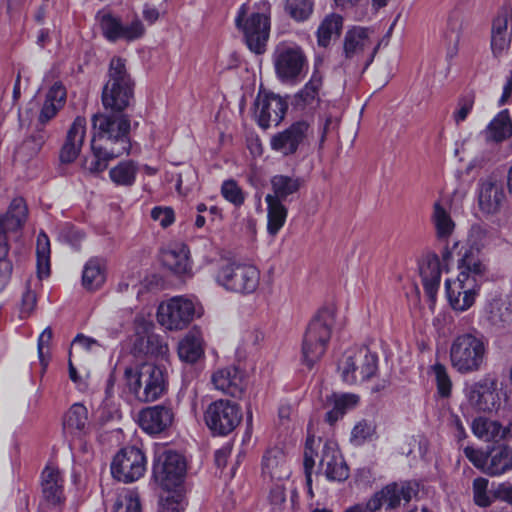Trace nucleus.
Instances as JSON below:
<instances>
[{
    "label": "nucleus",
    "mask_w": 512,
    "mask_h": 512,
    "mask_svg": "<svg viewBox=\"0 0 512 512\" xmlns=\"http://www.w3.org/2000/svg\"><path fill=\"white\" fill-rule=\"evenodd\" d=\"M456 279L445 281L446 296L453 310L467 311L471 308L480 292L487 273V266L474 249L465 251L458 261Z\"/></svg>",
    "instance_id": "2"
},
{
    "label": "nucleus",
    "mask_w": 512,
    "mask_h": 512,
    "mask_svg": "<svg viewBox=\"0 0 512 512\" xmlns=\"http://www.w3.org/2000/svg\"><path fill=\"white\" fill-rule=\"evenodd\" d=\"M161 264L175 275H191L190 251L184 243H173L161 250Z\"/></svg>",
    "instance_id": "24"
},
{
    "label": "nucleus",
    "mask_w": 512,
    "mask_h": 512,
    "mask_svg": "<svg viewBox=\"0 0 512 512\" xmlns=\"http://www.w3.org/2000/svg\"><path fill=\"white\" fill-rule=\"evenodd\" d=\"M489 481L478 477L473 480V499L477 506L488 507L494 501V496L488 490Z\"/></svg>",
    "instance_id": "50"
},
{
    "label": "nucleus",
    "mask_w": 512,
    "mask_h": 512,
    "mask_svg": "<svg viewBox=\"0 0 512 512\" xmlns=\"http://www.w3.org/2000/svg\"><path fill=\"white\" fill-rule=\"evenodd\" d=\"M66 90L61 83H55L47 92L44 104L39 114V122L45 124L50 121L64 106Z\"/></svg>",
    "instance_id": "32"
},
{
    "label": "nucleus",
    "mask_w": 512,
    "mask_h": 512,
    "mask_svg": "<svg viewBox=\"0 0 512 512\" xmlns=\"http://www.w3.org/2000/svg\"><path fill=\"white\" fill-rule=\"evenodd\" d=\"M151 219L159 224H172L175 221L174 210L171 207L156 206L151 210Z\"/></svg>",
    "instance_id": "58"
},
{
    "label": "nucleus",
    "mask_w": 512,
    "mask_h": 512,
    "mask_svg": "<svg viewBox=\"0 0 512 512\" xmlns=\"http://www.w3.org/2000/svg\"><path fill=\"white\" fill-rule=\"evenodd\" d=\"M186 507L184 495L176 489L166 491L158 504V512H183Z\"/></svg>",
    "instance_id": "45"
},
{
    "label": "nucleus",
    "mask_w": 512,
    "mask_h": 512,
    "mask_svg": "<svg viewBox=\"0 0 512 512\" xmlns=\"http://www.w3.org/2000/svg\"><path fill=\"white\" fill-rule=\"evenodd\" d=\"M51 339H52V330L49 327L45 328L38 338V355H39V359L43 365H45L44 357H45V354L48 353V348H49Z\"/></svg>",
    "instance_id": "61"
},
{
    "label": "nucleus",
    "mask_w": 512,
    "mask_h": 512,
    "mask_svg": "<svg viewBox=\"0 0 512 512\" xmlns=\"http://www.w3.org/2000/svg\"><path fill=\"white\" fill-rule=\"evenodd\" d=\"M123 381L126 390L140 402L156 401L167 388L165 370L148 362L125 367Z\"/></svg>",
    "instance_id": "4"
},
{
    "label": "nucleus",
    "mask_w": 512,
    "mask_h": 512,
    "mask_svg": "<svg viewBox=\"0 0 512 512\" xmlns=\"http://www.w3.org/2000/svg\"><path fill=\"white\" fill-rule=\"evenodd\" d=\"M28 139L29 143L33 144V146L30 147L31 152L38 153L48 139V134L43 129H39L35 131Z\"/></svg>",
    "instance_id": "63"
},
{
    "label": "nucleus",
    "mask_w": 512,
    "mask_h": 512,
    "mask_svg": "<svg viewBox=\"0 0 512 512\" xmlns=\"http://www.w3.org/2000/svg\"><path fill=\"white\" fill-rule=\"evenodd\" d=\"M266 202L268 205V224H283L286 220L287 211L280 199L268 194Z\"/></svg>",
    "instance_id": "51"
},
{
    "label": "nucleus",
    "mask_w": 512,
    "mask_h": 512,
    "mask_svg": "<svg viewBox=\"0 0 512 512\" xmlns=\"http://www.w3.org/2000/svg\"><path fill=\"white\" fill-rule=\"evenodd\" d=\"M310 132V125L306 121L295 122L272 137L271 147L285 156L294 154Z\"/></svg>",
    "instance_id": "23"
},
{
    "label": "nucleus",
    "mask_w": 512,
    "mask_h": 512,
    "mask_svg": "<svg viewBox=\"0 0 512 512\" xmlns=\"http://www.w3.org/2000/svg\"><path fill=\"white\" fill-rule=\"evenodd\" d=\"M86 119L77 116L67 131L65 142L60 150V161L71 163L79 155L86 136Z\"/></svg>",
    "instance_id": "28"
},
{
    "label": "nucleus",
    "mask_w": 512,
    "mask_h": 512,
    "mask_svg": "<svg viewBox=\"0 0 512 512\" xmlns=\"http://www.w3.org/2000/svg\"><path fill=\"white\" fill-rule=\"evenodd\" d=\"M133 87L134 83L126 70L125 61L119 57L112 58L108 80L102 91V104L112 112L97 113L91 119V148L94 159L87 166L89 172H103L111 160L129 153L130 120L121 112L130 105Z\"/></svg>",
    "instance_id": "1"
},
{
    "label": "nucleus",
    "mask_w": 512,
    "mask_h": 512,
    "mask_svg": "<svg viewBox=\"0 0 512 512\" xmlns=\"http://www.w3.org/2000/svg\"><path fill=\"white\" fill-rule=\"evenodd\" d=\"M240 407L230 400H216L208 405L204 412L207 427L217 435L231 433L241 422Z\"/></svg>",
    "instance_id": "12"
},
{
    "label": "nucleus",
    "mask_w": 512,
    "mask_h": 512,
    "mask_svg": "<svg viewBox=\"0 0 512 512\" xmlns=\"http://www.w3.org/2000/svg\"><path fill=\"white\" fill-rule=\"evenodd\" d=\"M106 280L105 264L102 259H89L82 271V285L86 290L94 291L99 289Z\"/></svg>",
    "instance_id": "35"
},
{
    "label": "nucleus",
    "mask_w": 512,
    "mask_h": 512,
    "mask_svg": "<svg viewBox=\"0 0 512 512\" xmlns=\"http://www.w3.org/2000/svg\"><path fill=\"white\" fill-rule=\"evenodd\" d=\"M174 420V413L169 406L155 405L139 413V424L149 434H158L169 428Z\"/></svg>",
    "instance_id": "25"
},
{
    "label": "nucleus",
    "mask_w": 512,
    "mask_h": 512,
    "mask_svg": "<svg viewBox=\"0 0 512 512\" xmlns=\"http://www.w3.org/2000/svg\"><path fill=\"white\" fill-rule=\"evenodd\" d=\"M377 45L372 39V31L364 27H353L344 37V54L346 59L356 62L366 60L369 65L376 54Z\"/></svg>",
    "instance_id": "15"
},
{
    "label": "nucleus",
    "mask_w": 512,
    "mask_h": 512,
    "mask_svg": "<svg viewBox=\"0 0 512 512\" xmlns=\"http://www.w3.org/2000/svg\"><path fill=\"white\" fill-rule=\"evenodd\" d=\"M336 310L324 307L309 323L301 348V362L311 369L324 355L335 324Z\"/></svg>",
    "instance_id": "5"
},
{
    "label": "nucleus",
    "mask_w": 512,
    "mask_h": 512,
    "mask_svg": "<svg viewBox=\"0 0 512 512\" xmlns=\"http://www.w3.org/2000/svg\"><path fill=\"white\" fill-rule=\"evenodd\" d=\"M248 5L243 4L238 9L235 25L244 34L248 48L261 54L265 51L270 33V4L267 1L258 3V11L246 17Z\"/></svg>",
    "instance_id": "6"
},
{
    "label": "nucleus",
    "mask_w": 512,
    "mask_h": 512,
    "mask_svg": "<svg viewBox=\"0 0 512 512\" xmlns=\"http://www.w3.org/2000/svg\"><path fill=\"white\" fill-rule=\"evenodd\" d=\"M431 371L435 377L438 394L444 398L449 397L452 390V382L445 365L435 363L431 366Z\"/></svg>",
    "instance_id": "48"
},
{
    "label": "nucleus",
    "mask_w": 512,
    "mask_h": 512,
    "mask_svg": "<svg viewBox=\"0 0 512 512\" xmlns=\"http://www.w3.org/2000/svg\"><path fill=\"white\" fill-rule=\"evenodd\" d=\"M512 135V122L508 110L501 111L488 125L486 137L494 141H502Z\"/></svg>",
    "instance_id": "39"
},
{
    "label": "nucleus",
    "mask_w": 512,
    "mask_h": 512,
    "mask_svg": "<svg viewBox=\"0 0 512 512\" xmlns=\"http://www.w3.org/2000/svg\"><path fill=\"white\" fill-rule=\"evenodd\" d=\"M464 455L476 468L490 476H499L512 469V448L508 445L495 447L489 453L467 446Z\"/></svg>",
    "instance_id": "11"
},
{
    "label": "nucleus",
    "mask_w": 512,
    "mask_h": 512,
    "mask_svg": "<svg viewBox=\"0 0 512 512\" xmlns=\"http://www.w3.org/2000/svg\"><path fill=\"white\" fill-rule=\"evenodd\" d=\"M312 0H287L286 11L298 22L307 20L313 12Z\"/></svg>",
    "instance_id": "47"
},
{
    "label": "nucleus",
    "mask_w": 512,
    "mask_h": 512,
    "mask_svg": "<svg viewBox=\"0 0 512 512\" xmlns=\"http://www.w3.org/2000/svg\"><path fill=\"white\" fill-rule=\"evenodd\" d=\"M383 506L386 507V500H385L383 491L380 490L379 492H376L366 502V504L364 506L356 505V506L350 507L345 512H376V511L380 510V508Z\"/></svg>",
    "instance_id": "53"
},
{
    "label": "nucleus",
    "mask_w": 512,
    "mask_h": 512,
    "mask_svg": "<svg viewBox=\"0 0 512 512\" xmlns=\"http://www.w3.org/2000/svg\"><path fill=\"white\" fill-rule=\"evenodd\" d=\"M374 432V428L371 424L366 422H360L352 430V437L358 443H362L366 439L370 438Z\"/></svg>",
    "instance_id": "59"
},
{
    "label": "nucleus",
    "mask_w": 512,
    "mask_h": 512,
    "mask_svg": "<svg viewBox=\"0 0 512 512\" xmlns=\"http://www.w3.org/2000/svg\"><path fill=\"white\" fill-rule=\"evenodd\" d=\"M443 268L436 254L424 256L419 263V273L428 298L434 302L441 282Z\"/></svg>",
    "instance_id": "26"
},
{
    "label": "nucleus",
    "mask_w": 512,
    "mask_h": 512,
    "mask_svg": "<svg viewBox=\"0 0 512 512\" xmlns=\"http://www.w3.org/2000/svg\"><path fill=\"white\" fill-rule=\"evenodd\" d=\"M100 28L103 36L110 42L124 40L127 42L141 38L145 28L140 19L135 18L129 24H124L119 17L104 14L100 19Z\"/></svg>",
    "instance_id": "18"
},
{
    "label": "nucleus",
    "mask_w": 512,
    "mask_h": 512,
    "mask_svg": "<svg viewBox=\"0 0 512 512\" xmlns=\"http://www.w3.org/2000/svg\"><path fill=\"white\" fill-rule=\"evenodd\" d=\"M137 172V163L133 160H125L110 169L109 177L115 185L129 187L135 183Z\"/></svg>",
    "instance_id": "38"
},
{
    "label": "nucleus",
    "mask_w": 512,
    "mask_h": 512,
    "mask_svg": "<svg viewBox=\"0 0 512 512\" xmlns=\"http://www.w3.org/2000/svg\"><path fill=\"white\" fill-rule=\"evenodd\" d=\"M473 105L474 99L471 96H466L459 99L457 108L453 112V119L457 125L466 120L472 111Z\"/></svg>",
    "instance_id": "56"
},
{
    "label": "nucleus",
    "mask_w": 512,
    "mask_h": 512,
    "mask_svg": "<svg viewBox=\"0 0 512 512\" xmlns=\"http://www.w3.org/2000/svg\"><path fill=\"white\" fill-rule=\"evenodd\" d=\"M221 193L223 197L236 206L244 202V194L242 189L234 180H226L222 183Z\"/></svg>",
    "instance_id": "52"
},
{
    "label": "nucleus",
    "mask_w": 512,
    "mask_h": 512,
    "mask_svg": "<svg viewBox=\"0 0 512 512\" xmlns=\"http://www.w3.org/2000/svg\"><path fill=\"white\" fill-rule=\"evenodd\" d=\"M216 282L226 291L249 296L259 289L261 272L253 264L229 261L219 268Z\"/></svg>",
    "instance_id": "7"
},
{
    "label": "nucleus",
    "mask_w": 512,
    "mask_h": 512,
    "mask_svg": "<svg viewBox=\"0 0 512 512\" xmlns=\"http://www.w3.org/2000/svg\"><path fill=\"white\" fill-rule=\"evenodd\" d=\"M334 402L339 406L340 411L344 414L346 410L355 407L359 402L356 394H341L333 396Z\"/></svg>",
    "instance_id": "60"
},
{
    "label": "nucleus",
    "mask_w": 512,
    "mask_h": 512,
    "mask_svg": "<svg viewBox=\"0 0 512 512\" xmlns=\"http://www.w3.org/2000/svg\"><path fill=\"white\" fill-rule=\"evenodd\" d=\"M63 427L70 434H85L89 428L87 408L80 403L73 404L64 415Z\"/></svg>",
    "instance_id": "33"
},
{
    "label": "nucleus",
    "mask_w": 512,
    "mask_h": 512,
    "mask_svg": "<svg viewBox=\"0 0 512 512\" xmlns=\"http://www.w3.org/2000/svg\"><path fill=\"white\" fill-rule=\"evenodd\" d=\"M186 472L184 458L171 450L158 451L153 465L156 482L166 491L181 486Z\"/></svg>",
    "instance_id": "10"
},
{
    "label": "nucleus",
    "mask_w": 512,
    "mask_h": 512,
    "mask_svg": "<svg viewBox=\"0 0 512 512\" xmlns=\"http://www.w3.org/2000/svg\"><path fill=\"white\" fill-rule=\"evenodd\" d=\"M202 337L198 332H189L178 345V355L185 362H196L203 354Z\"/></svg>",
    "instance_id": "37"
},
{
    "label": "nucleus",
    "mask_w": 512,
    "mask_h": 512,
    "mask_svg": "<svg viewBox=\"0 0 512 512\" xmlns=\"http://www.w3.org/2000/svg\"><path fill=\"white\" fill-rule=\"evenodd\" d=\"M448 424L453 430L455 437L461 441L466 437V431L460 417L456 414H451L448 419Z\"/></svg>",
    "instance_id": "64"
},
{
    "label": "nucleus",
    "mask_w": 512,
    "mask_h": 512,
    "mask_svg": "<svg viewBox=\"0 0 512 512\" xmlns=\"http://www.w3.org/2000/svg\"><path fill=\"white\" fill-rule=\"evenodd\" d=\"M469 404L481 412H493L501 405L497 380L485 377L468 386L465 390Z\"/></svg>",
    "instance_id": "17"
},
{
    "label": "nucleus",
    "mask_w": 512,
    "mask_h": 512,
    "mask_svg": "<svg viewBox=\"0 0 512 512\" xmlns=\"http://www.w3.org/2000/svg\"><path fill=\"white\" fill-rule=\"evenodd\" d=\"M288 105L284 99L275 94H259L255 101V118L262 128L278 125L287 111Z\"/></svg>",
    "instance_id": "19"
},
{
    "label": "nucleus",
    "mask_w": 512,
    "mask_h": 512,
    "mask_svg": "<svg viewBox=\"0 0 512 512\" xmlns=\"http://www.w3.org/2000/svg\"><path fill=\"white\" fill-rule=\"evenodd\" d=\"M314 444H315L314 436H309L306 440L305 451H304V470H305V476H306V486H307L308 494L311 498L314 497V492L312 489V471H313V467L315 465Z\"/></svg>",
    "instance_id": "49"
},
{
    "label": "nucleus",
    "mask_w": 512,
    "mask_h": 512,
    "mask_svg": "<svg viewBox=\"0 0 512 512\" xmlns=\"http://www.w3.org/2000/svg\"><path fill=\"white\" fill-rule=\"evenodd\" d=\"M28 219V208L23 198L11 201L7 213L0 215V224H24Z\"/></svg>",
    "instance_id": "43"
},
{
    "label": "nucleus",
    "mask_w": 512,
    "mask_h": 512,
    "mask_svg": "<svg viewBox=\"0 0 512 512\" xmlns=\"http://www.w3.org/2000/svg\"><path fill=\"white\" fill-rule=\"evenodd\" d=\"M146 457L134 446L125 447L114 457L111 473L119 481L130 483L140 479L146 471Z\"/></svg>",
    "instance_id": "14"
},
{
    "label": "nucleus",
    "mask_w": 512,
    "mask_h": 512,
    "mask_svg": "<svg viewBox=\"0 0 512 512\" xmlns=\"http://www.w3.org/2000/svg\"><path fill=\"white\" fill-rule=\"evenodd\" d=\"M36 294L31 290V282H28L25 292L22 295L20 316L21 318L28 317L36 306Z\"/></svg>",
    "instance_id": "57"
},
{
    "label": "nucleus",
    "mask_w": 512,
    "mask_h": 512,
    "mask_svg": "<svg viewBox=\"0 0 512 512\" xmlns=\"http://www.w3.org/2000/svg\"><path fill=\"white\" fill-rule=\"evenodd\" d=\"M204 313L202 304L193 297L175 296L162 302L157 310L158 323L167 330L180 331L200 318Z\"/></svg>",
    "instance_id": "8"
},
{
    "label": "nucleus",
    "mask_w": 512,
    "mask_h": 512,
    "mask_svg": "<svg viewBox=\"0 0 512 512\" xmlns=\"http://www.w3.org/2000/svg\"><path fill=\"white\" fill-rule=\"evenodd\" d=\"M343 27V18L335 13L327 15L317 29V43L327 47L331 40L338 38Z\"/></svg>",
    "instance_id": "36"
},
{
    "label": "nucleus",
    "mask_w": 512,
    "mask_h": 512,
    "mask_svg": "<svg viewBox=\"0 0 512 512\" xmlns=\"http://www.w3.org/2000/svg\"><path fill=\"white\" fill-rule=\"evenodd\" d=\"M113 512H142L138 493L127 490L119 494L115 501Z\"/></svg>",
    "instance_id": "46"
},
{
    "label": "nucleus",
    "mask_w": 512,
    "mask_h": 512,
    "mask_svg": "<svg viewBox=\"0 0 512 512\" xmlns=\"http://www.w3.org/2000/svg\"><path fill=\"white\" fill-rule=\"evenodd\" d=\"M42 505L60 507L65 501L64 477L54 466H46L41 474Z\"/></svg>",
    "instance_id": "22"
},
{
    "label": "nucleus",
    "mask_w": 512,
    "mask_h": 512,
    "mask_svg": "<svg viewBox=\"0 0 512 512\" xmlns=\"http://www.w3.org/2000/svg\"><path fill=\"white\" fill-rule=\"evenodd\" d=\"M338 368L344 382L361 383L376 375L378 356L367 347L352 348L344 353Z\"/></svg>",
    "instance_id": "9"
},
{
    "label": "nucleus",
    "mask_w": 512,
    "mask_h": 512,
    "mask_svg": "<svg viewBox=\"0 0 512 512\" xmlns=\"http://www.w3.org/2000/svg\"><path fill=\"white\" fill-rule=\"evenodd\" d=\"M473 434L484 442L497 443L503 438V425L487 417H477L471 424Z\"/></svg>",
    "instance_id": "34"
},
{
    "label": "nucleus",
    "mask_w": 512,
    "mask_h": 512,
    "mask_svg": "<svg viewBox=\"0 0 512 512\" xmlns=\"http://www.w3.org/2000/svg\"><path fill=\"white\" fill-rule=\"evenodd\" d=\"M37 277L39 280L50 275V241L44 232H40L36 242Z\"/></svg>",
    "instance_id": "40"
},
{
    "label": "nucleus",
    "mask_w": 512,
    "mask_h": 512,
    "mask_svg": "<svg viewBox=\"0 0 512 512\" xmlns=\"http://www.w3.org/2000/svg\"><path fill=\"white\" fill-rule=\"evenodd\" d=\"M114 386V378L110 376L107 383L106 397L96 410V415L103 423L120 417L119 405L112 396V388Z\"/></svg>",
    "instance_id": "41"
},
{
    "label": "nucleus",
    "mask_w": 512,
    "mask_h": 512,
    "mask_svg": "<svg viewBox=\"0 0 512 512\" xmlns=\"http://www.w3.org/2000/svg\"><path fill=\"white\" fill-rule=\"evenodd\" d=\"M511 300L501 292L495 291L487 296L483 313L491 325L506 322L511 315Z\"/></svg>",
    "instance_id": "30"
},
{
    "label": "nucleus",
    "mask_w": 512,
    "mask_h": 512,
    "mask_svg": "<svg viewBox=\"0 0 512 512\" xmlns=\"http://www.w3.org/2000/svg\"><path fill=\"white\" fill-rule=\"evenodd\" d=\"M321 439H315L314 458H319L317 474L323 475L330 482H343L349 477V468L336 442L327 440L321 447L320 454L316 451Z\"/></svg>",
    "instance_id": "13"
},
{
    "label": "nucleus",
    "mask_w": 512,
    "mask_h": 512,
    "mask_svg": "<svg viewBox=\"0 0 512 512\" xmlns=\"http://www.w3.org/2000/svg\"><path fill=\"white\" fill-rule=\"evenodd\" d=\"M322 86V78L320 75L314 73L309 82L304 88L296 95L297 105L314 106L318 101L319 90Z\"/></svg>",
    "instance_id": "42"
},
{
    "label": "nucleus",
    "mask_w": 512,
    "mask_h": 512,
    "mask_svg": "<svg viewBox=\"0 0 512 512\" xmlns=\"http://www.w3.org/2000/svg\"><path fill=\"white\" fill-rule=\"evenodd\" d=\"M306 63V57L300 47L279 46L275 51V71L282 81H297Z\"/></svg>",
    "instance_id": "16"
},
{
    "label": "nucleus",
    "mask_w": 512,
    "mask_h": 512,
    "mask_svg": "<svg viewBox=\"0 0 512 512\" xmlns=\"http://www.w3.org/2000/svg\"><path fill=\"white\" fill-rule=\"evenodd\" d=\"M198 216L195 224H205L206 222H218L221 220V213L218 207L211 205L207 207L205 204L197 206Z\"/></svg>",
    "instance_id": "54"
},
{
    "label": "nucleus",
    "mask_w": 512,
    "mask_h": 512,
    "mask_svg": "<svg viewBox=\"0 0 512 512\" xmlns=\"http://www.w3.org/2000/svg\"><path fill=\"white\" fill-rule=\"evenodd\" d=\"M382 491L386 500V509H394L402 502H409L418 493V485L413 482L391 483Z\"/></svg>",
    "instance_id": "31"
},
{
    "label": "nucleus",
    "mask_w": 512,
    "mask_h": 512,
    "mask_svg": "<svg viewBox=\"0 0 512 512\" xmlns=\"http://www.w3.org/2000/svg\"><path fill=\"white\" fill-rule=\"evenodd\" d=\"M262 476L277 481L290 476V468L281 448L273 447L265 452L262 458Z\"/></svg>",
    "instance_id": "29"
},
{
    "label": "nucleus",
    "mask_w": 512,
    "mask_h": 512,
    "mask_svg": "<svg viewBox=\"0 0 512 512\" xmlns=\"http://www.w3.org/2000/svg\"><path fill=\"white\" fill-rule=\"evenodd\" d=\"M478 207L485 215L498 213L503 205L506 195L501 181L487 177L478 183Z\"/></svg>",
    "instance_id": "21"
},
{
    "label": "nucleus",
    "mask_w": 512,
    "mask_h": 512,
    "mask_svg": "<svg viewBox=\"0 0 512 512\" xmlns=\"http://www.w3.org/2000/svg\"><path fill=\"white\" fill-rule=\"evenodd\" d=\"M72 347L80 348L84 351H94L96 348L100 347V344L93 338L84 335H78L73 340Z\"/></svg>",
    "instance_id": "62"
},
{
    "label": "nucleus",
    "mask_w": 512,
    "mask_h": 512,
    "mask_svg": "<svg viewBox=\"0 0 512 512\" xmlns=\"http://www.w3.org/2000/svg\"><path fill=\"white\" fill-rule=\"evenodd\" d=\"M489 342L479 332H464L455 336L449 348L451 367L462 375L482 371L488 360Z\"/></svg>",
    "instance_id": "3"
},
{
    "label": "nucleus",
    "mask_w": 512,
    "mask_h": 512,
    "mask_svg": "<svg viewBox=\"0 0 512 512\" xmlns=\"http://www.w3.org/2000/svg\"><path fill=\"white\" fill-rule=\"evenodd\" d=\"M215 389L232 397L240 396L245 388L244 373L236 366L218 369L212 374Z\"/></svg>",
    "instance_id": "27"
},
{
    "label": "nucleus",
    "mask_w": 512,
    "mask_h": 512,
    "mask_svg": "<svg viewBox=\"0 0 512 512\" xmlns=\"http://www.w3.org/2000/svg\"><path fill=\"white\" fill-rule=\"evenodd\" d=\"M512 39V8L504 6L493 19L491 28V50L494 57L503 56Z\"/></svg>",
    "instance_id": "20"
},
{
    "label": "nucleus",
    "mask_w": 512,
    "mask_h": 512,
    "mask_svg": "<svg viewBox=\"0 0 512 512\" xmlns=\"http://www.w3.org/2000/svg\"><path fill=\"white\" fill-rule=\"evenodd\" d=\"M60 239L71 245L74 248H78L85 235L82 230L75 226H64L59 234Z\"/></svg>",
    "instance_id": "55"
},
{
    "label": "nucleus",
    "mask_w": 512,
    "mask_h": 512,
    "mask_svg": "<svg viewBox=\"0 0 512 512\" xmlns=\"http://www.w3.org/2000/svg\"><path fill=\"white\" fill-rule=\"evenodd\" d=\"M271 185L274 191V197L286 198L295 193L300 187V179L286 175H275L271 179Z\"/></svg>",
    "instance_id": "44"
}]
</instances>
